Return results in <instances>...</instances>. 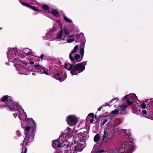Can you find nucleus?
<instances>
[{"instance_id": "1", "label": "nucleus", "mask_w": 153, "mask_h": 153, "mask_svg": "<svg viewBox=\"0 0 153 153\" xmlns=\"http://www.w3.org/2000/svg\"><path fill=\"white\" fill-rule=\"evenodd\" d=\"M4 105V106L7 108L15 111L13 114L14 117H17L21 120L22 127L25 129V138L22 144V153H26V145L33 139L36 129V123L33 119L27 118L26 113L24 109L18 104L11 100V97L7 95L4 96L1 99Z\"/></svg>"}, {"instance_id": "2", "label": "nucleus", "mask_w": 153, "mask_h": 153, "mask_svg": "<svg viewBox=\"0 0 153 153\" xmlns=\"http://www.w3.org/2000/svg\"><path fill=\"white\" fill-rule=\"evenodd\" d=\"M73 134V131L70 128L65 130L59 136L58 139L53 140L52 141V146L53 148L57 150L62 148H65V146H68L70 143L67 140Z\"/></svg>"}, {"instance_id": "3", "label": "nucleus", "mask_w": 153, "mask_h": 153, "mask_svg": "<svg viewBox=\"0 0 153 153\" xmlns=\"http://www.w3.org/2000/svg\"><path fill=\"white\" fill-rule=\"evenodd\" d=\"M85 144L82 145V143L77 142V143L75 142L74 143H68V146H65L64 150L65 153H76L75 151H82L83 149L85 146ZM54 153H63L61 151L56 150Z\"/></svg>"}, {"instance_id": "4", "label": "nucleus", "mask_w": 153, "mask_h": 153, "mask_svg": "<svg viewBox=\"0 0 153 153\" xmlns=\"http://www.w3.org/2000/svg\"><path fill=\"white\" fill-rule=\"evenodd\" d=\"M13 61L16 68V70L20 74L27 75L29 74V71H33L31 67H27L26 64L20 59H15Z\"/></svg>"}, {"instance_id": "5", "label": "nucleus", "mask_w": 153, "mask_h": 153, "mask_svg": "<svg viewBox=\"0 0 153 153\" xmlns=\"http://www.w3.org/2000/svg\"><path fill=\"white\" fill-rule=\"evenodd\" d=\"M121 102L120 100L116 98L113 99L108 103V104H112L117 109L113 110L111 113L114 115H116L119 114H126V110L128 105L126 104H120Z\"/></svg>"}, {"instance_id": "6", "label": "nucleus", "mask_w": 153, "mask_h": 153, "mask_svg": "<svg viewBox=\"0 0 153 153\" xmlns=\"http://www.w3.org/2000/svg\"><path fill=\"white\" fill-rule=\"evenodd\" d=\"M105 124V125L104 127V135L102 139L104 141H106L112 137L113 132L112 131L111 123L109 121L108 119H104L101 126L103 127Z\"/></svg>"}, {"instance_id": "7", "label": "nucleus", "mask_w": 153, "mask_h": 153, "mask_svg": "<svg viewBox=\"0 0 153 153\" xmlns=\"http://www.w3.org/2000/svg\"><path fill=\"white\" fill-rule=\"evenodd\" d=\"M78 48V45H76L69 53V58L73 62L75 61L79 62L82 60L83 58L84 53V48H82L80 49L79 52L80 55L79 54L75 53L76 52Z\"/></svg>"}, {"instance_id": "8", "label": "nucleus", "mask_w": 153, "mask_h": 153, "mask_svg": "<svg viewBox=\"0 0 153 153\" xmlns=\"http://www.w3.org/2000/svg\"><path fill=\"white\" fill-rule=\"evenodd\" d=\"M126 148H124L123 146L117 149L109 150L108 151L104 152L103 150H99L96 153H123L125 152V150H127L128 148L131 149L132 147V145L131 142H130L126 145ZM91 153H95L94 152H92Z\"/></svg>"}, {"instance_id": "9", "label": "nucleus", "mask_w": 153, "mask_h": 153, "mask_svg": "<svg viewBox=\"0 0 153 153\" xmlns=\"http://www.w3.org/2000/svg\"><path fill=\"white\" fill-rule=\"evenodd\" d=\"M7 56L9 62H12V63H13V60L14 59H19L17 58L18 56L19 57H22V55L20 53V51L17 48H11L7 52Z\"/></svg>"}, {"instance_id": "10", "label": "nucleus", "mask_w": 153, "mask_h": 153, "mask_svg": "<svg viewBox=\"0 0 153 153\" xmlns=\"http://www.w3.org/2000/svg\"><path fill=\"white\" fill-rule=\"evenodd\" d=\"M85 68V65L82 62L79 63L74 66L71 73L73 75H76L83 71Z\"/></svg>"}, {"instance_id": "11", "label": "nucleus", "mask_w": 153, "mask_h": 153, "mask_svg": "<svg viewBox=\"0 0 153 153\" xmlns=\"http://www.w3.org/2000/svg\"><path fill=\"white\" fill-rule=\"evenodd\" d=\"M137 97L135 94L131 93L125 96L124 97L123 100H126L127 105H131L135 100H137Z\"/></svg>"}, {"instance_id": "12", "label": "nucleus", "mask_w": 153, "mask_h": 153, "mask_svg": "<svg viewBox=\"0 0 153 153\" xmlns=\"http://www.w3.org/2000/svg\"><path fill=\"white\" fill-rule=\"evenodd\" d=\"M66 120L69 125L74 126L77 124L78 120L76 115H71L68 116L66 117Z\"/></svg>"}, {"instance_id": "13", "label": "nucleus", "mask_w": 153, "mask_h": 153, "mask_svg": "<svg viewBox=\"0 0 153 153\" xmlns=\"http://www.w3.org/2000/svg\"><path fill=\"white\" fill-rule=\"evenodd\" d=\"M88 137V134L87 131H84L83 133L80 132L78 135L77 142L82 143V145L85 144V140Z\"/></svg>"}, {"instance_id": "14", "label": "nucleus", "mask_w": 153, "mask_h": 153, "mask_svg": "<svg viewBox=\"0 0 153 153\" xmlns=\"http://www.w3.org/2000/svg\"><path fill=\"white\" fill-rule=\"evenodd\" d=\"M54 77L55 79L61 82L64 81L65 79L67 78V75L65 72L62 71L56 72L54 74Z\"/></svg>"}, {"instance_id": "15", "label": "nucleus", "mask_w": 153, "mask_h": 153, "mask_svg": "<svg viewBox=\"0 0 153 153\" xmlns=\"http://www.w3.org/2000/svg\"><path fill=\"white\" fill-rule=\"evenodd\" d=\"M34 67L36 69L38 70V71H36L37 72H39L41 74L44 73L46 75H48L50 73L49 71L39 64H35Z\"/></svg>"}, {"instance_id": "16", "label": "nucleus", "mask_w": 153, "mask_h": 153, "mask_svg": "<svg viewBox=\"0 0 153 153\" xmlns=\"http://www.w3.org/2000/svg\"><path fill=\"white\" fill-rule=\"evenodd\" d=\"M62 34L63 30L61 28V30L57 32L55 39L58 41H62L64 43H66L65 39V37L62 38Z\"/></svg>"}, {"instance_id": "17", "label": "nucleus", "mask_w": 153, "mask_h": 153, "mask_svg": "<svg viewBox=\"0 0 153 153\" xmlns=\"http://www.w3.org/2000/svg\"><path fill=\"white\" fill-rule=\"evenodd\" d=\"M20 3L23 6L30 8L33 10L37 12H39V10L38 8L35 6H33L28 3L23 2L22 1L19 0Z\"/></svg>"}, {"instance_id": "18", "label": "nucleus", "mask_w": 153, "mask_h": 153, "mask_svg": "<svg viewBox=\"0 0 153 153\" xmlns=\"http://www.w3.org/2000/svg\"><path fill=\"white\" fill-rule=\"evenodd\" d=\"M23 51L24 53L26 55L30 56H33L34 53L32 50H30L28 48H24Z\"/></svg>"}, {"instance_id": "19", "label": "nucleus", "mask_w": 153, "mask_h": 153, "mask_svg": "<svg viewBox=\"0 0 153 153\" xmlns=\"http://www.w3.org/2000/svg\"><path fill=\"white\" fill-rule=\"evenodd\" d=\"M56 29L57 25L56 24H55L53 25V27L49 29L48 31V33L46 34L48 35H50L51 33L55 31L56 30Z\"/></svg>"}, {"instance_id": "20", "label": "nucleus", "mask_w": 153, "mask_h": 153, "mask_svg": "<svg viewBox=\"0 0 153 153\" xmlns=\"http://www.w3.org/2000/svg\"><path fill=\"white\" fill-rule=\"evenodd\" d=\"M49 13H51L54 16L57 17L59 15L58 12L56 10L54 9H52L51 11L49 12Z\"/></svg>"}, {"instance_id": "21", "label": "nucleus", "mask_w": 153, "mask_h": 153, "mask_svg": "<svg viewBox=\"0 0 153 153\" xmlns=\"http://www.w3.org/2000/svg\"><path fill=\"white\" fill-rule=\"evenodd\" d=\"M73 66L70 64L68 62H66L65 64V68L68 70L71 71L72 70V69L73 67Z\"/></svg>"}, {"instance_id": "22", "label": "nucleus", "mask_w": 153, "mask_h": 153, "mask_svg": "<svg viewBox=\"0 0 153 153\" xmlns=\"http://www.w3.org/2000/svg\"><path fill=\"white\" fill-rule=\"evenodd\" d=\"M140 112L142 115L145 117H148L146 115L147 114V111L146 110L141 109L140 110Z\"/></svg>"}, {"instance_id": "23", "label": "nucleus", "mask_w": 153, "mask_h": 153, "mask_svg": "<svg viewBox=\"0 0 153 153\" xmlns=\"http://www.w3.org/2000/svg\"><path fill=\"white\" fill-rule=\"evenodd\" d=\"M63 19L65 22L73 24V22L71 20L67 17L65 16H63Z\"/></svg>"}, {"instance_id": "24", "label": "nucleus", "mask_w": 153, "mask_h": 153, "mask_svg": "<svg viewBox=\"0 0 153 153\" xmlns=\"http://www.w3.org/2000/svg\"><path fill=\"white\" fill-rule=\"evenodd\" d=\"M42 8L44 10H45L47 12H50V11L49 10V7L46 5L44 4L42 5Z\"/></svg>"}, {"instance_id": "25", "label": "nucleus", "mask_w": 153, "mask_h": 153, "mask_svg": "<svg viewBox=\"0 0 153 153\" xmlns=\"http://www.w3.org/2000/svg\"><path fill=\"white\" fill-rule=\"evenodd\" d=\"M75 40V39L73 38H68L66 40H65L66 43H70L73 42Z\"/></svg>"}, {"instance_id": "26", "label": "nucleus", "mask_w": 153, "mask_h": 153, "mask_svg": "<svg viewBox=\"0 0 153 153\" xmlns=\"http://www.w3.org/2000/svg\"><path fill=\"white\" fill-rule=\"evenodd\" d=\"M100 139V136L99 134H96L94 137V140L95 142H97Z\"/></svg>"}, {"instance_id": "27", "label": "nucleus", "mask_w": 153, "mask_h": 153, "mask_svg": "<svg viewBox=\"0 0 153 153\" xmlns=\"http://www.w3.org/2000/svg\"><path fill=\"white\" fill-rule=\"evenodd\" d=\"M64 33L67 36H69L70 34V32L66 27H65L64 28Z\"/></svg>"}, {"instance_id": "28", "label": "nucleus", "mask_w": 153, "mask_h": 153, "mask_svg": "<svg viewBox=\"0 0 153 153\" xmlns=\"http://www.w3.org/2000/svg\"><path fill=\"white\" fill-rule=\"evenodd\" d=\"M144 101L146 102L148 101H150L151 103L152 104H153V98H151L149 99H146L144 100ZM152 109H153V105L152 106Z\"/></svg>"}, {"instance_id": "29", "label": "nucleus", "mask_w": 153, "mask_h": 153, "mask_svg": "<svg viewBox=\"0 0 153 153\" xmlns=\"http://www.w3.org/2000/svg\"><path fill=\"white\" fill-rule=\"evenodd\" d=\"M107 105H109V104H108V103H106L105 105H102L100 106L98 109V110L100 111L101 110V109L103 107H104L105 106H107Z\"/></svg>"}, {"instance_id": "30", "label": "nucleus", "mask_w": 153, "mask_h": 153, "mask_svg": "<svg viewBox=\"0 0 153 153\" xmlns=\"http://www.w3.org/2000/svg\"><path fill=\"white\" fill-rule=\"evenodd\" d=\"M16 134L18 137H20L22 133L20 131L17 130L16 131Z\"/></svg>"}, {"instance_id": "31", "label": "nucleus", "mask_w": 153, "mask_h": 153, "mask_svg": "<svg viewBox=\"0 0 153 153\" xmlns=\"http://www.w3.org/2000/svg\"><path fill=\"white\" fill-rule=\"evenodd\" d=\"M140 105L142 109L145 108L146 107V105L144 103H142Z\"/></svg>"}, {"instance_id": "32", "label": "nucleus", "mask_w": 153, "mask_h": 153, "mask_svg": "<svg viewBox=\"0 0 153 153\" xmlns=\"http://www.w3.org/2000/svg\"><path fill=\"white\" fill-rule=\"evenodd\" d=\"M56 22H58L59 24V25L60 27H61V28H62V25L61 24V22L59 21L58 19H55Z\"/></svg>"}, {"instance_id": "33", "label": "nucleus", "mask_w": 153, "mask_h": 153, "mask_svg": "<svg viewBox=\"0 0 153 153\" xmlns=\"http://www.w3.org/2000/svg\"><path fill=\"white\" fill-rule=\"evenodd\" d=\"M89 116H91L92 117H94V114L93 113H90L89 114H88V117H87V118H86L87 120L89 118Z\"/></svg>"}, {"instance_id": "34", "label": "nucleus", "mask_w": 153, "mask_h": 153, "mask_svg": "<svg viewBox=\"0 0 153 153\" xmlns=\"http://www.w3.org/2000/svg\"><path fill=\"white\" fill-rule=\"evenodd\" d=\"M29 63L31 65H33L34 64V62L33 61H32L31 60H29Z\"/></svg>"}, {"instance_id": "35", "label": "nucleus", "mask_w": 153, "mask_h": 153, "mask_svg": "<svg viewBox=\"0 0 153 153\" xmlns=\"http://www.w3.org/2000/svg\"><path fill=\"white\" fill-rule=\"evenodd\" d=\"M44 55L43 54H41V55L40 56V58L42 59H43V57H44Z\"/></svg>"}, {"instance_id": "36", "label": "nucleus", "mask_w": 153, "mask_h": 153, "mask_svg": "<svg viewBox=\"0 0 153 153\" xmlns=\"http://www.w3.org/2000/svg\"><path fill=\"white\" fill-rule=\"evenodd\" d=\"M94 121V119H92L91 120L90 122L91 123H93Z\"/></svg>"}, {"instance_id": "37", "label": "nucleus", "mask_w": 153, "mask_h": 153, "mask_svg": "<svg viewBox=\"0 0 153 153\" xmlns=\"http://www.w3.org/2000/svg\"><path fill=\"white\" fill-rule=\"evenodd\" d=\"M68 36V38H71V37H74V35L73 34H71V35H69Z\"/></svg>"}, {"instance_id": "38", "label": "nucleus", "mask_w": 153, "mask_h": 153, "mask_svg": "<svg viewBox=\"0 0 153 153\" xmlns=\"http://www.w3.org/2000/svg\"><path fill=\"white\" fill-rule=\"evenodd\" d=\"M32 75L34 76L35 75V73H32Z\"/></svg>"}, {"instance_id": "39", "label": "nucleus", "mask_w": 153, "mask_h": 153, "mask_svg": "<svg viewBox=\"0 0 153 153\" xmlns=\"http://www.w3.org/2000/svg\"><path fill=\"white\" fill-rule=\"evenodd\" d=\"M51 19L53 20H54V19H53L52 18H50Z\"/></svg>"}]
</instances>
